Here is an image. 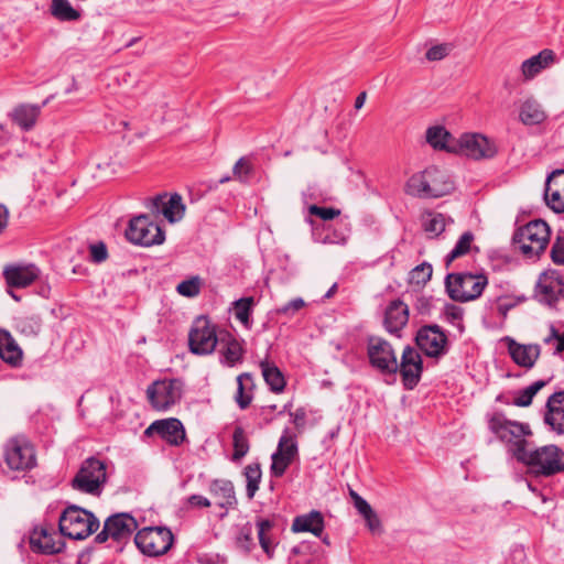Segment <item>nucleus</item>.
<instances>
[{"instance_id": "obj_38", "label": "nucleus", "mask_w": 564, "mask_h": 564, "mask_svg": "<svg viewBox=\"0 0 564 564\" xmlns=\"http://www.w3.org/2000/svg\"><path fill=\"white\" fill-rule=\"evenodd\" d=\"M43 322L40 315L30 314L15 318V330L30 338L36 337L42 330Z\"/></svg>"}, {"instance_id": "obj_1", "label": "nucleus", "mask_w": 564, "mask_h": 564, "mask_svg": "<svg viewBox=\"0 0 564 564\" xmlns=\"http://www.w3.org/2000/svg\"><path fill=\"white\" fill-rule=\"evenodd\" d=\"M454 189L455 184L447 172L435 165L414 173L404 185L406 195L423 199L440 198Z\"/></svg>"}, {"instance_id": "obj_19", "label": "nucleus", "mask_w": 564, "mask_h": 564, "mask_svg": "<svg viewBox=\"0 0 564 564\" xmlns=\"http://www.w3.org/2000/svg\"><path fill=\"white\" fill-rule=\"evenodd\" d=\"M30 547L34 553L57 554L65 547V542L54 530L46 527H35L30 534Z\"/></svg>"}, {"instance_id": "obj_57", "label": "nucleus", "mask_w": 564, "mask_h": 564, "mask_svg": "<svg viewBox=\"0 0 564 564\" xmlns=\"http://www.w3.org/2000/svg\"><path fill=\"white\" fill-rule=\"evenodd\" d=\"M448 54V46L446 44L434 45L427 50L425 57L429 61H441Z\"/></svg>"}, {"instance_id": "obj_7", "label": "nucleus", "mask_w": 564, "mask_h": 564, "mask_svg": "<svg viewBox=\"0 0 564 564\" xmlns=\"http://www.w3.org/2000/svg\"><path fill=\"white\" fill-rule=\"evenodd\" d=\"M107 482L106 463L95 456L86 458L72 480V487L84 494L99 496Z\"/></svg>"}, {"instance_id": "obj_54", "label": "nucleus", "mask_w": 564, "mask_h": 564, "mask_svg": "<svg viewBox=\"0 0 564 564\" xmlns=\"http://www.w3.org/2000/svg\"><path fill=\"white\" fill-rule=\"evenodd\" d=\"M90 261L94 263H101L108 259L107 246L102 241L91 243L89 246Z\"/></svg>"}, {"instance_id": "obj_11", "label": "nucleus", "mask_w": 564, "mask_h": 564, "mask_svg": "<svg viewBox=\"0 0 564 564\" xmlns=\"http://www.w3.org/2000/svg\"><path fill=\"white\" fill-rule=\"evenodd\" d=\"M126 237L130 242L142 247L161 245L165 239L162 228L145 214L135 216L129 221Z\"/></svg>"}, {"instance_id": "obj_4", "label": "nucleus", "mask_w": 564, "mask_h": 564, "mask_svg": "<svg viewBox=\"0 0 564 564\" xmlns=\"http://www.w3.org/2000/svg\"><path fill=\"white\" fill-rule=\"evenodd\" d=\"M487 285L488 278L484 273H448L445 278V289L449 299L459 303L477 300Z\"/></svg>"}, {"instance_id": "obj_29", "label": "nucleus", "mask_w": 564, "mask_h": 564, "mask_svg": "<svg viewBox=\"0 0 564 564\" xmlns=\"http://www.w3.org/2000/svg\"><path fill=\"white\" fill-rule=\"evenodd\" d=\"M547 118L542 105L533 97L523 100L519 107V120L524 126H538Z\"/></svg>"}, {"instance_id": "obj_50", "label": "nucleus", "mask_w": 564, "mask_h": 564, "mask_svg": "<svg viewBox=\"0 0 564 564\" xmlns=\"http://www.w3.org/2000/svg\"><path fill=\"white\" fill-rule=\"evenodd\" d=\"M272 464L270 467L271 475L274 477H282L288 467L292 464L289 457L282 456L281 452H274L271 456Z\"/></svg>"}, {"instance_id": "obj_26", "label": "nucleus", "mask_w": 564, "mask_h": 564, "mask_svg": "<svg viewBox=\"0 0 564 564\" xmlns=\"http://www.w3.org/2000/svg\"><path fill=\"white\" fill-rule=\"evenodd\" d=\"M508 351L516 365L531 369L541 355V347L538 344L524 345L510 339Z\"/></svg>"}, {"instance_id": "obj_9", "label": "nucleus", "mask_w": 564, "mask_h": 564, "mask_svg": "<svg viewBox=\"0 0 564 564\" xmlns=\"http://www.w3.org/2000/svg\"><path fill=\"white\" fill-rule=\"evenodd\" d=\"M183 381L177 378L156 380L147 389V398L156 411H167L178 403L183 395Z\"/></svg>"}, {"instance_id": "obj_25", "label": "nucleus", "mask_w": 564, "mask_h": 564, "mask_svg": "<svg viewBox=\"0 0 564 564\" xmlns=\"http://www.w3.org/2000/svg\"><path fill=\"white\" fill-rule=\"evenodd\" d=\"M3 275L9 286L26 288L40 276V269L35 264L9 265L4 268Z\"/></svg>"}, {"instance_id": "obj_18", "label": "nucleus", "mask_w": 564, "mask_h": 564, "mask_svg": "<svg viewBox=\"0 0 564 564\" xmlns=\"http://www.w3.org/2000/svg\"><path fill=\"white\" fill-rule=\"evenodd\" d=\"M400 375L404 389L413 390L420 382L423 372V360L419 351L406 346L399 364Z\"/></svg>"}, {"instance_id": "obj_64", "label": "nucleus", "mask_w": 564, "mask_h": 564, "mask_svg": "<svg viewBox=\"0 0 564 564\" xmlns=\"http://www.w3.org/2000/svg\"><path fill=\"white\" fill-rule=\"evenodd\" d=\"M8 219H9V212L4 205L0 204V234L8 226Z\"/></svg>"}, {"instance_id": "obj_39", "label": "nucleus", "mask_w": 564, "mask_h": 564, "mask_svg": "<svg viewBox=\"0 0 564 564\" xmlns=\"http://www.w3.org/2000/svg\"><path fill=\"white\" fill-rule=\"evenodd\" d=\"M50 12L62 22L77 21L82 17L80 12L73 8L68 0H52Z\"/></svg>"}, {"instance_id": "obj_52", "label": "nucleus", "mask_w": 564, "mask_h": 564, "mask_svg": "<svg viewBox=\"0 0 564 564\" xmlns=\"http://www.w3.org/2000/svg\"><path fill=\"white\" fill-rule=\"evenodd\" d=\"M544 344L550 345L555 341L554 354H561L564 351V330L560 332L553 324L550 325V333L543 339Z\"/></svg>"}, {"instance_id": "obj_3", "label": "nucleus", "mask_w": 564, "mask_h": 564, "mask_svg": "<svg viewBox=\"0 0 564 564\" xmlns=\"http://www.w3.org/2000/svg\"><path fill=\"white\" fill-rule=\"evenodd\" d=\"M519 462L536 476L550 477L564 471V451L556 445H545L532 452L518 448Z\"/></svg>"}, {"instance_id": "obj_16", "label": "nucleus", "mask_w": 564, "mask_h": 564, "mask_svg": "<svg viewBox=\"0 0 564 564\" xmlns=\"http://www.w3.org/2000/svg\"><path fill=\"white\" fill-rule=\"evenodd\" d=\"M6 463L12 470H29L35 466L33 446L24 438H12L6 446Z\"/></svg>"}, {"instance_id": "obj_40", "label": "nucleus", "mask_w": 564, "mask_h": 564, "mask_svg": "<svg viewBox=\"0 0 564 564\" xmlns=\"http://www.w3.org/2000/svg\"><path fill=\"white\" fill-rule=\"evenodd\" d=\"M235 546L245 554H249L256 546L253 541V528L250 522L236 527Z\"/></svg>"}, {"instance_id": "obj_12", "label": "nucleus", "mask_w": 564, "mask_h": 564, "mask_svg": "<svg viewBox=\"0 0 564 564\" xmlns=\"http://www.w3.org/2000/svg\"><path fill=\"white\" fill-rule=\"evenodd\" d=\"M367 356L372 368L382 375H394L398 372L399 362L392 345L376 336H370L367 343Z\"/></svg>"}, {"instance_id": "obj_14", "label": "nucleus", "mask_w": 564, "mask_h": 564, "mask_svg": "<svg viewBox=\"0 0 564 564\" xmlns=\"http://www.w3.org/2000/svg\"><path fill=\"white\" fill-rule=\"evenodd\" d=\"M138 529V522L130 513L120 512L108 517L102 530L95 536L96 543H105L109 539L121 543L129 540Z\"/></svg>"}, {"instance_id": "obj_53", "label": "nucleus", "mask_w": 564, "mask_h": 564, "mask_svg": "<svg viewBox=\"0 0 564 564\" xmlns=\"http://www.w3.org/2000/svg\"><path fill=\"white\" fill-rule=\"evenodd\" d=\"M304 306V300L302 297H295L288 302L286 304H284L283 306L275 308V314L292 317L296 312L302 310Z\"/></svg>"}, {"instance_id": "obj_59", "label": "nucleus", "mask_w": 564, "mask_h": 564, "mask_svg": "<svg viewBox=\"0 0 564 564\" xmlns=\"http://www.w3.org/2000/svg\"><path fill=\"white\" fill-rule=\"evenodd\" d=\"M290 416L292 417V422L297 430L304 427L306 421V411L304 408H299L295 410V412H290Z\"/></svg>"}, {"instance_id": "obj_43", "label": "nucleus", "mask_w": 564, "mask_h": 564, "mask_svg": "<svg viewBox=\"0 0 564 564\" xmlns=\"http://www.w3.org/2000/svg\"><path fill=\"white\" fill-rule=\"evenodd\" d=\"M234 453L231 459L240 462L249 452L250 443L242 426L237 425L232 433Z\"/></svg>"}, {"instance_id": "obj_24", "label": "nucleus", "mask_w": 564, "mask_h": 564, "mask_svg": "<svg viewBox=\"0 0 564 564\" xmlns=\"http://www.w3.org/2000/svg\"><path fill=\"white\" fill-rule=\"evenodd\" d=\"M409 322L408 305L397 299L389 303L384 312L383 325L387 332L400 336V332Z\"/></svg>"}, {"instance_id": "obj_55", "label": "nucleus", "mask_w": 564, "mask_h": 564, "mask_svg": "<svg viewBox=\"0 0 564 564\" xmlns=\"http://www.w3.org/2000/svg\"><path fill=\"white\" fill-rule=\"evenodd\" d=\"M308 212L311 215L317 216L323 220H332L340 214V210L334 207H322L317 205H311Z\"/></svg>"}, {"instance_id": "obj_49", "label": "nucleus", "mask_w": 564, "mask_h": 564, "mask_svg": "<svg viewBox=\"0 0 564 564\" xmlns=\"http://www.w3.org/2000/svg\"><path fill=\"white\" fill-rule=\"evenodd\" d=\"M253 172L252 163L247 158H240L232 169L234 177L240 182H247Z\"/></svg>"}, {"instance_id": "obj_32", "label": "nucleus", "mask_w": 564, "mask_h": 564, "mask_svg": "<svg viewBox=\"0 0 564 564\" xmlns=\"http://www.w3.org/2000/svg\"><path fill=\"white\" fill-rule=\"evenodd\" d=\"M256 382L252 373L242 372L237 377V391L234 399L240 410H246L250 406Z\"/></svg>"}, {"instance_id": "obj_27", "label": "nucleus", "mask_w": 564, "mask_h": 564, "mask_svg": "<svg viewBox=\"0 0 564 564\" xmlns=\"http://www.w3.org/2000/svg\"><path fill=\"white\" fill-rule=\"evenodd\" d=\"M555 59V53L550 48H544L539 54L523 61L521 64V73L524 79H533L543 69L554 64Z\"/></svg>"}, {"instance_id": "obj_17", "label": "nucleus", "mask_w": 564, "mask_h": 564, "mask_svg": "<svg viewBox=\"0 0 564 564\" xmlns=\"http://www.w3.org/2000/svg\"><path fill=\"white\" fill-rule=\"evenodd\" d=\"M496 152L495 145L485 135L479 133H464L457 139L456 151L454 153L480 160L492 158Z\"/></svg>"}, {"instance_id": "obj_36", "label": "nucleus", "mask_w": 564, "mask_h": 564, "mask_svg": "<svg viewBox=\"0 0 564 564\" xmlns=\"http://www.w3.org/2000/svg\"><path fill=\"white\" fill-rule=\"evenodd\" d=\"M210 492L218 499L217 505L226 510L237 505L234 485L230 480L216 479L210 484Z\"/></svg>"}, {"instance_id": "obj_44", "label": "nucleus", "mask_w": 564, "mask_h": 564, "mask_svg": "<svg viewBox=\"0 0 564 564\" xmlns=\"http://www.w3.org/2000/svg\"><path fill=\"white\" fill-rule=\"evenodd\" d=\"M243 475H245L246 481H247V487H246L247 497L249 499H252L254 497L257 490L259 489V485H260L261 477H262L260 463L256 462V463H251V464L247 465L243 469Z\"/></svg>"}, {"instance_id": "obj_20", "label": "nucleus", "mask_w": 564, "mask_h": 564, "mask_svg": "<svg viewBox=\"0 0 564 564\" xmlns=\"http://www.w3.org/2000/svg\"><path fill=\"white\" fill-rule=\"evenodd\" d=\"M158 434L167 444L173 446L181 445L185 440V430L182 422L176 417L156 420L144 431V435L152 436Z\"/></svg>"}, {"instance_id": "obj_30", "label": "nucleus", "mask_w": 564, "mask_h": 564, "mask_svg": "<svg viewBox=\"0 0 564 564\" xmlns=\"http://www.w3.org/2000/svg\"><path fill=\"white\" fill-rule=\"evenodd\" d=\"M426 142L435 150H443L448 153L456 151L457 139L443 126L430 127L426 130Z\"/></svg>"}, {"instance_id": "obj_60", "label": "nucleus", "mask_w": 564, "mask_h": 564, "mask_svg": "<svg viewBox=\"0 0 564 564\" xmlns=\"http://www.w3.org/2000/svg\"><path fill=\"white\" fill-rule=\"evenodd\" d=\"M445 314L448 319L451 321H459L463 318L464 311L462 307L455 305V304H447L445 306Z\"/></svg>"}, {"instance_id": "obj_56", "label": "nucleus", "mask_w": 564, "mask_h": 564, "mask_svg": "<svg viewBox=\"0 0 564 564\" xmlns=\"http://www.w3.org/2000/svg\"><path fill=\"white\" fill-rule=\"evenodd\" d=\"M551 259L555 264L564 265V237L558 236L553 242Z\"/></svg>"}, {"instance_id": "obj_31", "label": "nucleus", "mask_w": 564, "mask_h": 564, "mask_svg": "<svg viewBox=\"0 0 564 564\" xmlns=\"http://www.w3.org/2000/svg\"><path fill=\"white\" fill-rule=\"evenodd\" d=\"M40 113V106L21 104L13 108L10 117L12 121L21 128V130L30 131L35 127Z\"/></svg>"}, {"instance_id": "obj_22", "label": "nucleus", "mask_w": 564, "mask_h": 564, "mask_svg": "<svg viewBox=\"0 0 564 564\" xmlns=\"http://www.w3.org/2000/svg\"><path fill=\"white\" fill-rule=\"evenodd\" d=\"M221 346L220 362L227 367H235L243 361L245 356V341L236 338L232 334L227 330L219 333V341Z\"/></svg>"}, {"instance_id": "obj_51", "label": "nucleus", "mask_w": 564, "mask_h": 564, "mask_svg": "<svg viewBox=\"0 0 564 564\" xmlns=\"http://www.w3.org/2000/svg\"><path fill=\"white\" fill-rule=\"evenodd\" d=\"M545 424L550 425L558 434L564 433V406L554 412H546L544 415Z\"/></svg>"}, {"instance_id": "obj_2", "label": "nucleus", "mask_w": 564, "mask_h": 564, "mask_svg": "<svg viewBox=\"0 0 564 564\" xmlns=\"http://www.w3.org/2000/svg\"><path fill=\"white\" fill-rule=\"evenodd\" d=\"M550 234L549 225L542 219H535L514 231L512 246L525 258H539L549 243Z\"/></svg>"}, {"instance_id": "obj_13", "label": "nucleus", "mask_w": 564, "mask_h": 564, "mask_svg": "<svg viewBox=\"0 0 564 564\" xmlns=\"http://www.w3.org/2000/svg\"><path fill=\"white\" fill-rule=\"evenodd\" d=\"M534 297L541 304L556 307L564 297V279L558 270L549 269L539 275Z\"/></svg>"}, {"instance_id": "obj_35", "label": "nucleus", "mask_w": 564, "mask_h": 564, "mask_svg": "<svg viewBox=\"0 0 564 564\" xmlns=\"http://www.w3.org/2000/svg\"><path fill=\"white\" fill-rule=\"evenodd\" d=\"M260 368L262 377L269 389L274 393H281L284 391L286 381L282 371L275 366L274 362L269 359L260 361Z\"/></svg>"}, {"instance_id": "obj_15", "label": "nucleus", "mask_w": 564, "mask_h": 564, "mask_svg": "<svg viewBox=\"0 0 564 564\" xmlns=\"http://www.w3.org/2000/svg\"><path fill=\"white\" fill-rule=\"evenodd\" d=\"M417 347L431 358H440L447 354L448 338L436 324L420 327L415 336Z\"/></svg>"}, {"instance_id": "obj_6", "label": "nucleus", "mask_w": 564, "mask_h": 564, "mask_svg": "<svg viewBox=\"0 0 564 564\" xmlns=\"http://www.w3.org/2000/svg\"><path fill=\"white\" fill-rule=\"evenodd\" d=\"M99 528V520L90 511L77 506L66 508L58 520L62 535L72 540H85Z\"/></svg>"}, {"instance_id": "obj_63", "label": "nucleus", "mask_w": 564, "mask_h": 564, "mask_svg": "<svg viewBox=\"0 0 564 564\" xmlns=\"http://www.w3.org/2000/svg\"><path fill=\"white\" fill-rule=\"evenodd\" d=\"M354 507L364 518L372 511L371 506L364 498L356 500Z\"/></svg>"}, {"instance_id": "obj_45", "label": "nucleus", "mask_w": 564, "mask_h": 564, "mask_svg": "<svg viewBox=\"0 0 564 564\" xmlns=\"http://www.w3.org/2000/svg\"><path fill=\"white\" fill-rule=\"evenodd\" d=\"M546 384L544 380H538L529 387L520 390L513 399L512 404L520 408L529 406L534 395Z\"/></svg>"}, {"instance_id": "obj_34", "label": "nucleus", "mask_w": 564, "mask_h": 564, "mask_svg": "<svg viewBox=\"0 0 564 564\" xmlns=\"http://www.w3.org/2000/svg\"><path fill=\"white\" fill-rule=\"evenodd\" d=\"M0 358L12 366H17L22 360V350L15 339L7 330L0 328Z\"/></svg>"}, {"instance_id": "obj_33", "label": "nucleus", "mask_w": 564, "mask_h": 564, "mask_svg": "<svg viewBox=\"0 0 564 564\" xmlns=\"http://www.w3.org/2000/svg\"><path fill=\"white\" fill-rule=\"evenodd\" d=\"M274 525L275 522L272 519L258 517L256 520L259 544L269 560L273 558L278 545L271 536Z\"/></svg>"}, {"instance_id": "obj_42", "label": "nucleus", "mask_w": 564, "mask_h": 564, "mask_svg": "<svg viewBox=\"0 0 564 564\" xmlns=\"http://www.w3.org/2000/svg\"><path fill=\"white\" fill-rule=\"evenodd\" d=\"M475 240V236L471 231H465L457 242L455 243L452 251L446 256L445 262L446 267H448L455 259L466 256L473 249V242Z\"/></svg>"}, {"instance_id": "obj_62", "label": "nucleus", "mask_w": 564, "mask_h": 564, "mask_svg": "<svg viewBox=\"0 0 564 564\" xmlns=\"http://www.w3.org/2000/svg\"><path fill=\"white\" fill-rule=\"evenodd\" d=\"M364 519L366 520L367 525L370 529V531L375 532L380 529L381 522H380L377 513L373 510L369 514H367Z\"/></svg>"}, {"instance_id": "obj_48", "label": "nucleus", "mask_w": 564, "mask_h": 564, "mask_svg": "<svg viewBox=\"0 0 564 564\" xmlns=\"http://www.w3.org/2000/svg\"><path fill=\"white\" fill-rule=\"evenodd\" d=\"M432 273V264L423 262L411 270L409 281L411 284L424 285L431 280Z\"/></svg>"}, {"instance_id": "obj_46", "label": "nucleus", "mask_w": 564, "mask_h": 564, "mask_svg": "<svg viewBox=\"0 0 564 564\" xmlns=\"http://www.w3.org/2000/svg\"><path fill=\"white\" fill-rule=\"evenodd\" d=\"M276 452H281L282 456L289 457L290 460L293 459L299 454L297 443L294 435H291L289 429H284L278 444Z\"/></svg>"}, {"instance_id": "obj_61", "label": "nucleus", "mask_w": 564, "mask_h": 564, "mask_svg": "<svg viewBox=\"0 0 564 564\" xmlns=\"http://www.w3.org/2000/svg\"><path fill=\"white\" fill-rule=\"evenodd\" d=\"M188 503L192 507H197V508H207L210 506V501L206 497L200 496V495H192L188 498Z\"/></svg>"}, {"instance_id": "obj_41", "label": "nucleus", "mask_w": 564, "mask_h": 564, "mask_svg": "<svg viewBox=\"0 0 564 564\" xmlns=\"http://www.w3.org/2000/svg\"><path fill=\"white\" fill-rule=\"evenodd\" d=\"M422 226L432 237H438L446 228L445 216L441 213L427 210L422 216Z\"/></svg>"}, {"instance_id": "obj_21", "label": "nucleus", "mask_w": 564, "mask_h": 564, "mask_svg": "<svg viewBox=\"0 0 564 564\" xmlns=\"http://www.w3.org/2000/svg\"><path fill=\"white\" fill-rule=\"evenodd\" d=\"M150 208L153 213L162 214L170 223L181 219L185 210L182 196L177 193L171 196L167 194L156 195L151 199Z\"/></svg>"}, {"instance_id": "obj_5", "label": "nucleus", "mask_w": 564, "mask_h": 564, "mask_svg": "<svg viewBox=\"0 0 564 564\" xmlns=\"http://www.w3.org/2000/svg\"><path fill=\"white\" fill-rule=\"evenodd\" d=\"M489 430L502 442L511 445L510 451L519 462L518 448L527 451V435H531L530 426L525 423L508 420L503 413L495 412L488 419Z\"/></svg>"}, {"instance_id": "obj_47", "label": "nucleus", "mask_w": 564, "mask_h": 564, "mask_svg": "<svg viewBox=\"0 0 564 564\" xmlns=\"http://www.w3.org/2000/svg\"><path fill=\"white\" fill-rule=\"evenodd\" d=\"M202 286V278L199 275H193L189 279L180 282L176 286V291L182 296L195 297L200 293Z\"/></svg>"}, {"instance_id": "obj_28", "label": "nucleus", "mask_w": 564, "mask_h": 564, "mask_svg": "<svg viewBox=\"0 0 564 564\" xmlns=\"http://www.w3.org/2000/svg\"><path fill=\"white\" fill-rule=\"evenodd\" d=\"M325 523L322 512L312 510L306 514L294 518L292 522L293 532H311L315 536H322Z\"/></svg>"}, {"instance_id": "obj_58", "label": "nucleus", "mask_w": 564, "mask_h": 564, "mask_svg": "<svg viewBox=\"0 0 564 564\" xmlns=\"http://www.w3.org/2000/svg\"><path fill=\"white\" fill-rule=\"evenodd\" d=\"M564 408V391L554 392L546 402V412H554Z\"/></svg>"}, {"instance_id": "obj_23", "label": "nucleus", "mask_w": 564, "mask_h": 564, "mask_svg": "<svg viewBox=\"0 0 564 564\" xmlns=\"http://www.w3.org/2000/svg\"><path fill=\"white\" fill-rule=\"evenodd\" d=\"M544 200L555 213H564V170L551 173L546 178Z\"/></svg>"}, {"instance_id": "obj_8", "label": "nucleus", "mask_w": 564, "mask_h": 564, "mask_svg": "<svg viewBox=\"0 0 564 564\" xmlns=\"http://www.w3.org/2000/svg\"><path fill=\"white\" fill-rule=\"evenodd\" d=\"M174 535L165 527H148L139 530L134 535V544L140 552L148 556L165 554L173 545Z\"/></svg>"}, {"instance_id": "obj_10", "label": "nucleus", "mask_w": 564, "mask_h": 564, "mask_svg": "<svg viewBox=\"0 0 564 564\" xmlns=\"http://www.w3.org/2000/svg\"><path fill=\"white\" fill-rule=\"evenodd\" d=\"M219 341V335L208 317L198 316L194 319L188 333V347L194 355L212 354Z\"/></svg>"}, {"instance_id": "obj_37", "label": "nucleus", "mask_w": 564, "mask_h": 564, "mask_svg": "<svg viewBox=\"0 0 564 564\" xmlns=\"http://www.w3.org/2000/svg\"><path fill=\"white\" fill-rule=\"evenodd\" d=\"M256 301L253 296H245L232 302V311L236 319H238L242 326L247 329L252 327V313Z\"/></svg>"}]
</instances>
